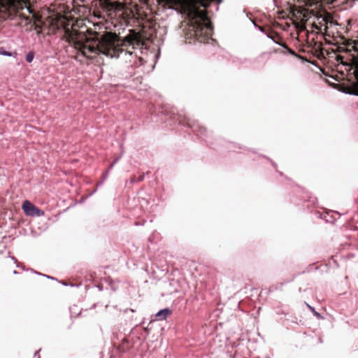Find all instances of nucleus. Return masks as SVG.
<instances>
[{
	"instance_id": "obj_12",
	"label": "nucleus",
	"mask_w": 358,
	"mask_h": 358,
	"mask_svg": "<svg viewBox=\"0 0 358 358\" xmlns=\"http://www.w3.org/2000/svg\"><path fill=\"white\" fill-rule=\"evenodd\" d=\"M25 8H26V9L28 10V12L29 13H34L33 10L30 8V6H26Z\"/></svg>"
},
{
	"instance_id": "obj_14",
	"label": "nucleus",
	"mask_w": 358,
	"mask_h": 358,
	"mask_svg": "<svg viewBox=\"0 0 358 358\" xmlns=\"http://www.w3.org/2000/svg\"><path fill=\"white\" fill-rule=\"evenodd\" d=\"M124 54H125V55H131V52H129V51H126Z\"/></svg>"
},
{
	"instance_id": "obj_4",
	"label": "nucleus",
	"mask_w": 358,
	"mask_h": 358,
	"mask_svg": "<svg viewBox=\"0 0 358 358\" xmlns=\"http://www.w3.org/2000/svg\"><path fill=\"white\" fill-rule=\"evenodd\" d=\"M346 53L348 56L345 62L343 61V56L338 57V59L341 61V64L350 67H358V50L354 46H352L351 49L346 50Z\"/></svg>"
},
{
	"instance_id": "obj_15",
	"label": "nucleus",
	"mask_w": 358,
	"mask_h": 358,
	"mask_svg": "<svg viewBox=\"0 0 358 358\" xmlns=\"http://www.w3.org/2000/svg\"><path fill=\"white\" fill-rule=\"evenodd\" d=\"M117 160H118V159H116V160H115V162L111 164V166H111V167H112V166H113V165L115 164V163L116 162H117Z\"/></svg>"
},
{
	"instance_id": "obj_7",
	"label": "nucleus",
	"mask_w": 358,
	"mask_h": 358,
	"mask_svg": "<svg viewBox=\"0 0 358 358\" xmlns=\"http://www.w3.org/2000/svg\"><path fill=\"white\" fill-rule=\"evenodd\" d=\"M350 70H353L352 73L355 75L356 79L353 85V94L358 96V67H350Z\"/></svg>"
},
{
	"instance_id": "obj_5",
	"label": "nucleus",
	"mask_w": 358,
	"mask_h": 358,
	"mask_svg": "<svg viewBox=\"0 0 358 358\" xmlns=\"http://www.w3.org/2000/svg\"><path fill=\"white\" fill-rule=\"evenodd\" d=\"M22 208L27 216L30 217H41L44 215V212L34 206L29 201H24L22 203Z\"/></svg>"
},
{
	"instance_id": "obj_11",
	"label": "nucleus",
	"mask_w": 358,
	"mask_h": 358,
	"mask_svg": "<svg viewBox=\"0 0 358 358\" xmlns=\"http://www.w3.org/2000/svg\"><path fill=\"white\" fill-rule=\"evenodd\" d=\"M1 55H4V56H8V57H10L11 56V53L8 52H6V51L2 52L1 53Z\"/></svg>"
},
{
	"instance_id": "obj_1",
	"label": "nucleus",
	"mask_w": 358,
	"mask_h": 358,
	"mask_svg": "<svg viewBox=\"0 0 358 358\" xmlns=\"http://www.w3.org/2000/svg\"><path fill=\"white\" fill-rule=\"evenodd\" d=\"M66 20L64 16L57 15L52 24L57 29L64 27L66 29L69 43L78 52L75 57L77 60L82 61L80 58L81 57L93 59L99 54L110 58H118L123 52L121 46L134 45V41L129 37H126L121 41L116 34L111 32L100 34L94 31L93 32L94 36L87 38L83 34L74 31H70L66 27Z\"/></svg>"
},
{
	"instance_id": "obj_16",
	"label": "nucleus",
	"mask_w": 358,
	"mask_h": 358,
	"mask_svg": "<svg viewBox=\"0 0 358 358\" xmlns=\"http://www.w3.org/2000/svg\"><path fill=\"white\" fill-rule=\"evenodd\" d=\"M259 29L260 31H263V29L262 27H259Z\"/></svg>"
},
{
	"instance_id": "obj_9",
	"label": "nucleus",
	"mask_w": 358,
	"mask_h": 358,
	"mask_svg": "<svg viewBox=\"0 0 358 358\" xmlns=\"http://www.w3.org/2000/svg\"><path fill=\"white\" fill-rule=\"evenodd\" d=\"M34 55L33 52H29L26 56V61L31 63L34 59Z\"/></svg>"
},
{
	"instance_id": "obj_13",
	"label": "nucleus",
	"mask_w": 358,
	"mask_h": 358,
	"mask_svg": "<svg viewBox=\"0 0 358 358\" xmlns=\"http://www.w3.org/2000/svg\"><path fill=\"white\" fill-rule=\"evenodd\" d=\"M41 275L44 276V277H46L48 278H50V279H53L52 277H50V276H48V275H43V274H41Z\"/></svg>"
},
{
	"instance_id": "obj_2",
	"label": "nucleus",
	"mask_w": 358,
	"mask_h": 358,
	"mask_svg": "<svg viewBox=\"0 0 358 358\" xmlns=\"http://www.w3.org/2000/svg\"><path fill=\"white\" fill-rule=\"evenodd\" d=\"M213 0H160L164 7L177 10L187 22L181 27L188 38H196L204 43L212 35L213 26L207 16L206 8Z\"/></svg>"
},
{
	"instance_id": "obj_8",
	"label": "nucleus",
	"mask_w": 358,
	"mask_h": 358,
	"mask_svg": "<svg viewBox=\"0 0 358 358\" xmlns=\"http://www.w3.org/2000/svg\"><path fill=\"white\" fill-rule=\"evenodd\" d=\"M110 6L113 8H114L115 10H120L122 7V3L118 1H115V2L110 3Z\"/></svg>"
},
{
	"instance_id": "obj_3",
	"label": "nucleus",
	"mask_w": 358,
	"mask_h": 358,
	"mask_svg": "<svg viewBox=\"0 0 358 358\" xmlns=\"http://www.w3.org/2000/svg\"><path fill=\"white\" fill-rule=\"evenodd\" d=\"M341 2L339 0H308L306 7L301 8L294 11V15L299 22H294L295 27L299 31H305V22L310 20L311 27L322 31V27L327 29V24L331 22V16L322 8V4L338 5Z\"/></svg>"
},
{
	"instance_id": "obj_10",
	"label": "nucleus",
	"mask_w": 358,
	"mask_h": 358,
	"mask_svg": "<svg viewBox=\"0 0 358 358\" xmlns=\"http://www.w3.org/2000/svg\"><path fill=\"white\" fill-rule=\"evenodd\" d=\"M280 45H281V46L284 47L285 48H287V49L288 50V52H289L291 55H295V52H294L293 50H292L289 49V48H287L285 44H280Z\"/></svg>"
},
{
	"instance_id": "obj_6",
	"label": "nucleus",
	"mask_w": 358,
	"mask_h": 358,
	"mask_svg": "<svg viewBox=\"0 0 358 358\" xmlns=\"http://www.w3.org/2000/svg\"><path fill=\"white\" fill-rule=\"evenodd\" d=\"M171 311L169 308H164L158 311L155 314V317L158 320H164L166 319V317L171 314Z\"/></svg>"
}]
</instances>
